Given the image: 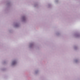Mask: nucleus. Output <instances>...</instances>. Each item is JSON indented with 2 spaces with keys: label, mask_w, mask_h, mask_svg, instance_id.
<instances>
[{
  "label": "nucleus",
  "mask_w": 80,
  "mask_h": 80,
  "mask_svg": "<svg viewBox=\"0 0 80 80\" xmlns=\"http://www.w3.org/2000/svg\"><path fill=\"white\" fill-rule=\"evenodd\" d=\"M16 63V62H13V65H14V64H15V63Z\"/></svg>",
  "instance_id": "1"
}]
</instances>
